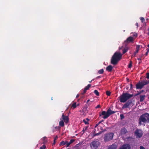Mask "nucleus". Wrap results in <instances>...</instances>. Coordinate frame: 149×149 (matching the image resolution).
<instances>
[{"mask_svg":"<svg viewBox=\"0 0 149 149\" xmlns=\"http://www.w3.org/2000/svg\"><path fill=\"white\" fill-rule=\"evenodd\" d=\"M122 54L120 52H116L111 59V63L114 65L117 64L118 61L122 58Z\"/></svg>","mask_w":149,"mask_h":149,"instance_id":"1","label":"nucleus"},{"mask_svg":"<svg viewBox=\"0 0 149 149\" xmlns=\"http://www.w3.org/2000/svg\"><path fill=\"white\" fill-rule=\"evenodd\" d=\"M133 94H130L127 92L123 93L119 97V100L121 102H125L128 99L131 98L133 96Z\"/></svg>","mask_w":149,"mask_h":149,"instance_id":"2","label":"nucleus"},{"mask_svg":"<svg viewBox=\"0 0 149 149\" xmlns=\"http://www.w3.org/2000/svg\"><path fill=\"white\" fill-rule=\"evenodd\" d=\"M142 122L144 123H148L149 122V114L146 113L142 114L139 119V123L142 125Z\"/></svg>","mask_w":149,"mask_h":149,"instance_id":"3","label":"nucleus"},{"mask_svg":"<svg viewBox=\"0 0 149 149\" xmlns=\"http://www.w3.org/2000/svg\"><path fill=\"white\" fill-rule=\"evenodd\" d=\"M148 84H149V80H147L146 79L141 82L139 81L136 85V89H141L144 86Z\"/></svg>","mask_w":149,"mask_h":149,"instance_id":"4","label":"nucleus"},{"mask_svg":"<svg viewBox=\"0 0 149 149\" xmlns=\"http://www.w3.org/2000/svg\"><path fill=\"white\" fill-rule=\"evenodd\" d=\"M114 134L113 133L109 132L106 133L104 137V140L105 142H107L111 140L113 138Z\"/></svg>","mask_w":149,"mask_h":149,"instance_id":"5","label":"nucleus"},{"mask_svg":"<svg viewBox=\"0 0 149 149\" xmlns=\"http://www.w3.org/2000/svg\"><path fill=\"white\" fill-rule=\"evenodd\" d=\"M99 142L98 141H94L90 144V146L92 149H96L99 145Z\"/></svg>","mask_w":149,"mask_h":149,"instance_id":"6","label":"nucleus"},{"mask_svg":"<svg viewBox=\"0 0 149 149\" xmlns=\"http://www.w3.org/2000/svg\"><path fill=\"white\" fill-rule=\"evenodd\" d=\"M103 116L102 118L104 119H106L109 117V115L108 113L107 110L106 112L105 111H102L101 113L100 112H99V117H101Z\"/></svg>","mask_w":149,"mask_h":149,"instance_id":"7","label":"nucleus"},{"mask_svg":"<svg viewBox=\"0 0 149 149\" xmlns=\"http://www.w3.org/2000/svg\"><path fill=\"white\" fill-rule=\"evenodd\" d=\"M135 135L136 136L137 138H140L142 137L143 133L141 130L137 129L135 132Z\"/></svg>","mask_w":149,"mask_h":149,"instance_id":"8","label":"nucleus"},{"mask_svg":"<svg viewBox=\"0 0 149 149\" xmlns=\"http://www.w3.org/2000/svg\"><path fill=\"white\" fill-rule=\"evenodd\" d=\"M132 101L130 100H128L122 107L123 109H125L129 108V106L132 104Z\"/></svg>","mask_w":149,"mask_h":149,"instance_id":"9","label":"nucleus"},{"mask_svg":"<svg viewBox=\"0 0 149 149\" xmlns=\"http://www.w3.org/2000/svg\"><path fill=\"white\" fill-rule=\"evenodd\" d=\"M130 146L128 144H125L121 146L119 149H130Z\"/></svg>","mask_w":149,"mask_h":149,"instance_id":"10","label":"nucleus"},{"mask_svg":"<svg viewBox=\"0 0 149 149\" xmlns=\"http://www.w3.org/2000/svg\"><path fill=\"white\" fill-rule=\"evenodd\" d=\"M62 118L65 123H67L69 122V119L68 116H64V113H63L62 115Z\"/></svg>","mask_w":149,"mask_h":149,"instance_id":"11","label":"nucleus"},{"mask_svg":"<svg viewBox=\"0 0 149 149\" xmlns=\"http://www.w3.org/2000/svg\"><path fill=\"white\" fill-rule=\"evenodd\" d=\"M127 132V130L125 127H123L121 129L120 133L122 135H124Z\"/></svg>","mask_w":149,"mask_h":149,"instance_id":"12","label":"nucleus"},{"mask_svg":"<svg viewBox=\"0 0 149 149\" xmlns=\"http://www.w3.org/2000/svg\"><path fill=\"white\" fill-rule=\"evenodd\" d=\"M117 144L116 143H114L112 145L109 146L108 149H117Z\"/></svg>","mask_w":149,"mask_h":149,"instance_id":"13","label":"nucleus"},{"mask_svg":"<svg viewBox=\"0 0 149 149\" xmlns=\"http://www.w3.org/2000/svg\"><path fill=\"white\" fill-rule=\"evenodd\" d=\"M134 39L133 38L131 37L130 36L128 37L126 40L125 41V42H126L127 43H129L130 42H132L134 41Z\"/></svg>","mask_w":149,"mask_h":149,"instance_id":"14","label":"nucleus"},{"mask_svg":"<svg viewBox=\"0 0 149 149\" xmlns=\"http://www.w3.org/2000/svg\"><path fill=\"white\" fill-rule=\"evenodd\" d=\"M91 86V84H88L87 86H86L83 92L82 93V94L83 95L85 94L86 92V91L89 89Z\"/></svg>","mask_w":149,"mask_h":149,"instance_id":"15","label":"nucleus"},{"mask_svg":"<svg viewBox=\"0 0 149 149\" xmlns=\"http://www.w3.org/2000/svg\"><path fill=\"white\" fill-rule=\"evenodd\" d=\"M113 68V67L111 65H109L107 67L106 70L107 71L109 72H111L112 71Z\"/></svg>","mask_w":149,"mask_h":149,"instance_id":"16","label":"nucleus"},{"mask_svg":"<svg viewBox=\"0 0 149 149\" xmlns=\"http://www.w3.org/2000/svg\"><path fill=\"white\" fill-rule=\"evenodd\" d=\"M116 112L112 111L110 108L109 109L107 110L108 113H109V116L112 114H113L115 113Z\"/></svg>","mask_w":149,"mask_h":149,"instance_id":"17","label":"nucleus"},{"mask_svg":"<svg viewBox=\"0 0 149 149\" xmlns=\"http://www.w3.org/2000/svg\"><path fill=\"white\" fill-rule=\"evenodd\" d=\"M128 49L129 48L127 47H125V48L123 49H122L123 54H122V55L127 52L128 51Z\"/></svg>","mask_w":149,"mask_h":149,"instance_id":"18","label":"nucleus"},{"mask_svg":"<svg viewBox=\"0 0 149 149\" xmlns=\"http://www.w3.org/2000/svg\"><path fill=\"white\" fill-rule=\"evenodd\" d=\"M59 125L61 127H63L64 126V123L63 121L62 120L60 121Z\"/></svg>","mask_w":149,"mask_h":149,"instance_id":"19","label":"nucleus"},{"mask_svg":"<svg viewBox=\"0 0 149 149\" xmlns=\"http://www.w3.org/2000/svg\"><path fill=\"white\" fill-rule=\"evenodd\" d=\"M145 95H141L140 97V101L142 102L145 99Z\"/></svg>","mask_w":149,"mask_h":149,"instance_id":"20","label":"nucleus"},{"mask_svg":"<svg viewBox=\"0 0 149 149\" xmlns=\"http://www.w3.org/2000/svg\"><path fill=\"white\" fill-rule=\"evenodd\" d=\"M86 120L87 121H86L85 119H84L83 120V122L84 123L85 125L88 124L89 123L88 122L89 120L88 118H86Z\"/></svg>","mask_w":149,"mask_h":149,"instance_id":"21","label":"nucleus"},{"mask_svg":"<svg viewBox=\"0 0 149 149\" xmlns=\"http://www.w3.org/2000/svg\"><path fill=\"white\" fill-rule=\"evenodd\" d=\"M67 143V142H66V141L65 142L64 141H62L59 144V146H63L65 144Z\"/></svg>","mask_w":149,"mask_h":149,"instance_id":"22","label":"nucleus"},{"mask_svg":"<svg viewBox=\"0 0 149 149\" xmlns=\"http://www.w3.org/2000/svg\"><path fill=\"white\" fill-rule=\"evenodd\" d=\"M104 72V70L103 69H102L99 70L98 71V72L99 74H102Z\"/></svg>","mask_w":149,"mask_h":149,"instance_id":"23","label":"nucleus"},{"mask_svg":"<svg viewBox=\"0 0 149 149\" xmlns=\"http://www.w3.org/2000/svg\"><path fill=\"white\" fill-rule=\"evenodd\" d=\"M94 93L96 95L98 96L99 95V93L97 90H95Z\"/></svg>","mask_w":149,"mask_h":149,"instance_id":"24","label":"nucleus"},{"mask_svg":"<svg viewBox=\"0 0 149 149\" xmlns=\"http://www.w3.org/2000/svg\"><path fill=\"white\" fill-rule=\"evenodd\" d=\"M102 131H100L98 133H95V134H93V136H96L99 135L100 134H101V133H102Z\"/></svg>","mask_w":149,"mask_h":149,"instance_id":"25","label":"nucleus"},{"mask_svg":"<svg viewBox=\"0 0 149 149\" xmlns=\"http://www.w3.org/2000/svg\"><path fill=\"white\" fill-rule=\"evenodd\" d=\"M77 107V104L76 102L74 103L72 105L71 107H73L74 108H75Z\"/></svg>","mask_w":149,"mask_h":149,"instance_id":"26","label":"nucleus"},{"mask_svg":"<svg viewBox=\"0 0 149 149\" xmlns=\"http://www.w3.org/2000/svg\"><path fill=\"white\" fill-rule=\"evenodd\" d=\"M140 47V45H137L136 46V51L138 52L139 51V49Z\"/></svg>","mask_w":149,"mask_h":149,"instance_id":"27","label":"nucleus"},{"mask_svg":"<svg viewBox=\"0 0 149 149\" xmlns=\"http://www.w3.org/2000/svg\"><path fill=\"white\" fill-rule=\"evenodd\" d=\"M106 95L107 96H110V95H111V92L109 91H106Z\"/></svg>","mask_w":149,"mask_h":149,"instance_id":"28","label":"nucleus"},{"mask_svg":"<svg viewBox=\"0 0 149 149\" xmlns=\"http://www.w3.org/2000/svg\"><path fill=\"white\" fill-rule=\"evenodd\" d=\"M132 62L131 61H130V63L128 65V67L129 68H131L132 67Z\"/></svg>","mask_w":149,"mask_h":149,"instance_id":"29","label":"nucleus"},{"mask_svg":"<svg viewBox=\"0 0 149 149\" xmlns=\"http://www.w3.org/2000/svg\"><path fill=\"white\" fill-rule=\"evenodd\" d=\"M138 52L136 51L135 52H134L133 54L132 55V57H135L136 54Z\"/></svg>","mask_w":149,"mask_h":149,"instance_id":"30","label":"nucleus"},{"mask_svg":"<svg viewBox=\"0 0 149 149\" xmlns=\"http://www.w3.org/2000/svg\"><path fill=\"white\" fill-rule=\"evenodd\" d=\"M75 141V140L74 139H71L70 140V142H69V143L70 144H71L73 143Z\"/></svg>","mask_w":149,"mask_h":149,"instance_id":"31","label":"nucleus"},{"mask_svg":"<svg viewBox=\"0 0 149 149\" xmlns=\"http://www.w3.org/2000/svg\"><path fill=\"white\" fill-rule=\"evenodd\" d=\"M46 148L45 146L44 145H42L40 148V149H45Z\"/></svg>","mask_w":149,"mask_h":149,"instance_id":"32","label":"nucleus"},{"mask_svg":"<svg viewBox=\"0 0 149 149\" xmlns=\"http://www.w3.org/2000/svg\"><path fill=\"white\" fill-rule=\"evenodd\" d=\"M140 19L141 20L142 22H143L145 21V19L143 17H141L140 18Z\"/></svg>","mask_w":149,"mask_h":149,"instance_id":"33","label":"nucleus"},{"mask_svg":"<svg viewBox=\"0 0 149 149\" xmlns=\"http://www.w3.org/2000/svg\"><path fill=\"white\" fill-rule=\"evenodd\" d=\"M120 119H121L122 120L124 118V116L123 114H121L120 115Z\"/></svg>","mask_w":149,"mask_h":149,"instance_id":"34","label":"nucleus"},{"mask_svg":"<svg viewBox=\"0 0 149 149\" xmlns=\"http://www.w3.org/2000/svg\"><path fill=\"white\" fill-rule=\"evenodd\" d=\"M146 78L148 79H149V73L147 72L146 73Z\"/></svg>","mask_w":149,"mask_h":149,"instance_id":"35","label":"nucleus"},{"mask_svg":"<svg viewBox=\"0 0 149 149\" xmlns=\"http://www.w3.org/2000/svg\"><path fill=\"white\" fill-rule=\"evenodd\" d=\"M66 142H67V143L66 144V147H68L70 145V144L69 143V142H68V141H66Z\"/></svg>","mask_w":149,"mask_h":149,"instance_id":"36","label":"nucleus"},{"mask_svg":"<svg viewBox=\"0 0 149 149\" xmlns=\"http://www.w3.org/2000/svg\"><path fill=\"white\" fill-rule=\"evenodd\" d=\"M101 107H100V104H98V105H97V106H96L95 108L96 109H97V108H100Z\"/></svg>","mask_w":149,"mask_h":149,"instance_id":"37","label":"nucleus"},{"mask_svg":"<svg viewBox=\"0 0 149 149\" xmlns=\"http://www.w3.org/2000/svg\"><path fill=\"white\" fill-rule=\"evenodd\" d=\"M55 128L58 129V130H60V127L59 126H57L55 127Z\"/></svg>","mask_w":149,"mask_h":149,"instance_id":"38","label":"nucleus"},{"mask_svg":"<svg viewBox=\"0 0 149 149\" xmlns=\"http://www.w3.org/2000/svg\"><path fill=\"white\" fill-rule=\"evenodd\" d=\"M140 149H145V148L142 146H140Z\"/></svg>","mask_w":149,"mask_h":149,"instance_id":"39","label":"nucleus"},{"mask_svg":"<svg viewBox=\"0 0 149 149\" xmlns=\"http://www.w3.org/2000/svg\"><path fill=\"white\" fill-rule=\"evenodd\" d=\"M58 138V137L57 135L54 138V140H56Z\"/></svg>","mask_w":149,"mask_h":149,"instance_id":"40","label":"nucleus"},{"mask_svg":"<svg viewBox=\"0 0 149 149\" xmlns=\"http://www.w3.org/2000/svg\"><path fill=\"white\" fill-rule=\"evenodd\" d=\"M104 121V120H101L98 123V124H100V123H101L102 122H103Z\"/></svg>","mask_w":149,"mask_h":149,"instance_id":"41","label":"nucleus"},{"mask_svg":"<svg viewBox=\"0 0 149 149\" xmlns=\"http://www.w3.org/2000/svg\"><path fill=\"white\" fill-rule=\"evenodd\" d=\"M101 77V76H98L96 78V79H98L100 78Z\"/></svg>","mask_w":149,"mask_h":149,"instance_id":"42","label":"nucleus"},{"mask_svg":"<svg viewBox=\"0 0 149 149\" xmlns=\"http://www.w3.org/2000/svg\"><path fill=\"white\" fill-rule=\"evenodd\" d=\"M141 93H142V92H140L138 93L137 94H136L135 95V96H137L138 95H139Z\"/></svg>","mask_w":149,"mask_h":149,"instance_id":"43","label":"nucleus"},{"mask_svg":"<svg viewBox=\"0 0 149 149\" xmlns=\"http://www.w3.org/2000/svg\"><path fill=\"white\" fill-rule=\"evenodd\" d=\"M56 143V140H54V142H53V143L52 144V145L53 146V145H55V144Z\"/></svg>","mask_w":149,"mask_h":149,"instance_id":"44","label":"nucleus"},{"mask_svg":"<svg viewBox=\"0 0 149 149\" xmlns=\"http://www.w3.org/2000/svg\"><path fill=\"white\" fill-rule=\"evenodd\" d=\"M96 132V130L95 129H94L93 130V134H95Z\"/></svg>","mask_w":149,"mask_h":149,"instance_id":"45","label":"nucleus"},{"mask_svg":"<svg viewBox=\"0 0 149 149\" xmlns=\"http://www.w3.org/2000/svg\"><path fill=\"white\" fill-rule=\"evenodd\" d=\"M148 52L147 51V52H146L145 54V55L146 56H147L148 55Z\"/></svg>","mask_w":149,"mask_h":149,"instance_id":"46","label":"nucleus"},{"mask_svg":"<svg viewBox=\"0 0 149 149\" xmlns=\"http://www.w3.org/2000/svg\"><path fill=\"white\" fill-rule=\"evenodd\" d=\"M99 124H98V123L97 124H96L95 125V127H97L98 125Z\"/></svg>","mask_w":149,"mask_h":149,"instance_id":"47","label":"nucleus"},{"mask_svg":"<svg viewBox=\"0 0 149 149\" xmlns=\"http://www.w3.org/2000/svg\"><path fill=\"white\" fill-rule=\"evenodd\" d=\"M123 47V46H122L121 47H119V50H121V49H122Z\"/></svg>","mask_w":149,"mask_h":149,"instance_id":"48","label":"nucleus"},{"mask_svg":"<svg viewBox=\"0 0 149 149\" xmlns=\"http://www.w3.org/2000/svg\"><path fill=\"white\" fill-rule=\"evenodd\" d=\"M79 96V94H78L76 96V98H78Z\"/></svg>","mask_w":149,"mask_h":149,"instance_id":"49","label":"nucleus"},{"mask_svg":"<svg viewBox=\"0 0 149 149\" xmlns=\"http://www.w3.org/2000/svg\"><path fill=\"white\" fill-rule=\"evenodd\" d=\"M134 36L135 37H137V34L136 33L134 35Z\"/></svg>","mask_w":149,"mask_h":149,"instance_id":"50","label":"nucleus"},{"mask_svg":"<svg viewBox=\"0 0 149 149\" xmlns=\"http://www.w3.org/2000/svg\"><path fill=\"white\" fill-rule=\"evenodd\" d=\"M43 138L44 140H45V139H47V137L45 136Z\"/></svg>","mask_w":149,"mask_h":149,"instance_id":"51","label":"nucleus"},{"mask_svg":"<svg viewBox=\"0 0 149 149\" xmlns=\"http://www.w3.org/2000/svg\"><path fill=\"white\" fill-rule=\"evenodd\" d=\"M130 88L132 89V84H130Z\"/></svg>","mask_w":149,"mask_h":149,"instance_id":"52","label":"nucleus"},{"mask_svg":"<svg viewBox=\"0 0 149 149\" xmlns=\"http://www.w3.org/2000/svg\"><path fill=\"white\" fill-rule=\"evenodd\" d=\"M148 35L149 36V28L148 29Z\"/></svg>","mask_w":149,"mask_h":149,"instance_id":"53","label":"nucleus"},{"mask_svg":"<svg viewBox=\"0 0 149 149\" xmlns=\"http://www.w3.org/2000/svg\"><path fill=\"white\" fill-rule=\"evenodd\" d=\"M135 25H136V26H138V23L137 22H136V23L135 24Z\"/></svg>","mask_w":149,"mask_h":149,"instance_id":"54","label":"nucleus"},{"mask_svg":"<svg viewBox=\"0 0 149 149\" xmlns=\"http://www.w3.org/2000/svg\"><path fill=\"white\" fill-rule=\"evenodd\" d=\"M146 50H147V51L149 52V48H147L146 49Z\"/></svg>","mask_w":149,"mask_h":149,"instance_id":"55","label":"nucleus"},{"mask_svg":"<svg viewBox=\"0 0 149 149\" xmlns=\"http://www.w3.org/2000/svg\"><path fill=\"white\" fill-rule=\"evenodd\" d=\"M94 80V79H93L90 82H89L90 83H91V82L92 81H93Z\"/></svg>","mask_w":149,"mask_h":149,"instance_id":"56","label":"nucleus"},{"mask_svg":"<svg viewBox=\"0 0 149 149\" xmlns=\"http://www.w3.org/2000/svg\"><path fill=\"white\" fill-rule=\"evenodd\" d=\"M90 101V100H87V103H88L89 101Z\"/></svg>","mask_w":149,"mask_h":149,"instance_id":"57","label":"nucleus"},{"mask_svg":"<svg viewBox=\"0 0 149 149\" xmlns=\"http://www.w3.org/2000/svg\"><path fill=\"white\" fill-rule=\"evenodd\" d=\"M137 59L138 60H141V58H138Z\"/></svg>","mask_w":149,"mask_h":149,"instance_id":"58","label":"nucleus"},{"mask_svg":"<svg viewBox=\"0 0 149 149\" xmlns=\"http://www.w3.org/2000/svg\"><path fill=\"white\" fill-rule=\"evenodd\" d=\"M143 91H143V90H142L140 92H143Z\"/></svg>","mask_w":149,"mask_h":149,"instance_id":"59","label":"nucleus"},{"mask_svg":"<svg viewBox=\"0 0 149 149\" xmlns=\"http://www.w3.org/2000/svg\"><path fill=\"white\" fill-rule=\"evenodd\" d=\"M101 130H102V127H101L100 128Z\"/></svg>","mask_w":149,"mask_h":149,"instance_id":"60","label":"nucleus"},{"mask_svg":"<svg viewBox=\"0 0 149 149\" xmlns=\"http://www.w3.org/2000/svg\"><path fill=\"white\" fill-rule=\"evenodd\" d=\"M148 47H149V45H148Z\"/></svg>","mask_w":149,"mask_h":149,"instance_id":"61","label":"nucleus"},{"mask_svg":"<svg viewBox=\"0 0 149 149\" xmlns=\"http://www.w3.org/2000/svg\"><path fill=\"white\" fill-rule=\"evenodd\" d=\"M148 98L149 99V97H148Z\"/></svg>","mask_w":149,"mask_h":149,"instance_id":"62","label":"nucleus"}]
</instances>
